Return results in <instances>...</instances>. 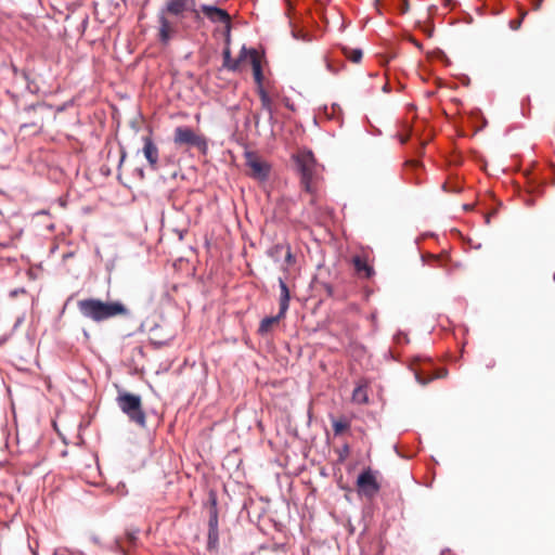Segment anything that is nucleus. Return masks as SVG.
I'll return each instance as SVG.
<instances>
[{
	"label": "nucleus",
	"mask_w": 555,
	"mask_h": 555,
	"mask_svg": "<svg viewBox=\"0 0 555 555\" xmlns=\"http://www.w3.org/2000/svg\"><path fill=\"white\" fill-rule=\"evenodd\" d=\"M195 7L196 0H166L157 12L155 26L156 39L163 47H167L179 35L186 13L198 16Z\"/></svg>",
	"instance_id": "obj_1"
},
{
	"label": "nucleus",
	"mask_w": 555,
	"mask_h": 555,
	"mask_svg": "<svg viewBox=\"0 0 555 555\" xmlns=\"http://www.w3.org/2000/svg\"><path fill=\"white\" fill-rule=\"evenodd\" d=\"M80 314L93 322L100 323L116 317L129 315V309L120 301H102L98 298L78 300Z\"/></svg>",
	"instance_id": "obj_2"
},
{
	"label": "nucleus",
	"mask_w": 555,
	"mask_h": 555,
	"mask_svg": "<svg viewBox=\"0 0 555 555\" xmlns=\"http://www.w3.org/2000/svg\"><path fill=\"white\" fill-rule=\"evenodd\" d=\"M117 404L131 422L140 427H145L146 415L143 411L140 396L130 392H121L117 397Z\"/></svg>",
	"instance_id": "obj_3"
},
{
	"label": "nucleus",
	"mask_w": 555,
	"mask_h": 555,
	"mask_svg": "<svg viewBox=\"0 0 555 555\" xmlns=\"http://www.w3.org/2000/svg\"><path fill=\"white\" fill-rule=\"evenodd\" d=\"M296 163L300 172V181L304 190L312 194L318 168L314 155L312 152L300 153L296 157Z\"/></svg>",
	"instance_id": "obj_4"
},
{
	"label": "nucleus",
	"mask_w": 555,
	"mask_h": 555,
	"mask_svg": "<svg viewBox=\"0 0 555 555\" xmlns=\"http://www.w3.org/2000/svg\"><path fill=\"white\" fill-rule=\"evenodd\" d=\"M173 143L177 146L196 147L202 153H206L208 150L206 138L184 126H180L175 129Z\"/></svg>",
	"instance_id": "obj_5"
},
{
	"label": "nucleus",
	"mask_w": 555,
	"mask_h": 555,
	"mask_svg": "<svg viewBox=\"0 0 555 555\" xmlns=\"http://www.w3.org/2000/svg\"><path fill=\"white\" fill-rule=\"evenodd\" d=\"M377 472H373L370 467L364 469L357 478V489L360 495L373 499L380 490V486L376 479Z\"/></svg>",
	"instance_id": "obj_6"
},
{
	"label": "nucleus",
	"mask_w": 555,
	"mask_h": 555,
	"mask_svg": "<svg viewBox=\"0 0 555 555\" xmlns=\"http://www.w3.org/2000/svg\"><path fill=\"white\" fill-rule=\"evenodd\" d=\"M244 156L246 166L249 168V176L260 181L267 180L270 175V165L255 152L247 151Z\"/></svg>",
	"instance_id": "obj_7"
},
{
	"label": "nucleus",
	"mask_w": 555,
	"mask_h": 555,
	"mask_svg": "<svg viewBox=\"0 0 555 555\" xmlns=\"http://www.w3.org/2000/svg\"><path fill=\"white\" fill-rule=\"evenodd\" d=\"M143 155L152 170L158 169L159 150L150 135L143 138Z\"/></svg>",
	"instance_id": "obj_8"
},
{
	"label": "nucleus",
	"mask_w": 555,
	"mask_h": 555,
	"mask_svg": "<svg viewBox=\"0 0 555 555\" xmlns=\"http://www.w3.org/2000/svg\"><path fill=\"white\" fill-rule=\"evenodd\" d=\"M202 12L212 23L224 24L228 28H230L231 17L225 10L212 5H203Z\"/></svg>",
	"instance_id": "obj_9"
},
{
	"label": "nucleus",
	"mask_w": 555,
	"mask_h": 555,
	"mask_svg": "<svg viewBox=\"0 0 555 555\" xmlns=\"http://www.w3.org/2000/svg\"><path fill=\"white\" fill-rule=\"evenodd\" d=\"M249 55L251 68H253V76L254 80L257 85V88L266 87L263 83L264 77L262 73V66H261V56L255 49H251L247 52Z\"/></svg>",
	"instance_id": "obj_10"
},
{
	"label": "nucleus",
	"mask_w": 555,
	"mask_h": 555,
	"mask_svg": "<svg viewBox=\"0 0 555 555\" xmlns=\"http://www.w3.org/2000/svg\"><path fill=\"white\" fill-rule=\"evenodd\" d=\"M257 93L260 98L261 107L268 112L270 118L273 117V102L271 94L274 93V88L270 85L267 87L257 88Z\"/></svg>",
	"instance_id": "obj_11"
},
{
	"label": "nucleus",
	"mask_w": 555,
	"mask_h": 555,
	"mask_svg": "<svg viewBox=\"0 0 555 555\" xmlns=\"http://www.w3.org/2000/svg\"><path fill=\"white\" fill-rule=\"evenodd\" d=\"M352 263L357 274L360 278L370 279L374 275L375 271L372 266H370L365 258L360 256H354L352 258Z\"/></svg>",
	"instance_id": "obj_12"
},
{
	"label": "nucleus",
	"mask_w": 555,
	"mask_h": 555,
	"mask_svg": "<svg viewBox=\"0 0 555 555\" xmlns=\"http://www.w3.org/2000/svg\"><path fill=\"white\" fill-rule=\"evenodd\" d=\"M247 50L245 48L242 49L241 54L238 59L232 60L231 57V50L229 47H227L223 50V67L231 72H236L240 68V64L242 60L247 55Z\"/></svg>",
	"instance_id": "obj_13"
},
{
	"label": "nucleus",
	"mask_w": 555,
	"mask_h": 555,
	"mask_svg": "<svg viewBox=\"0 0 555 555\" xmlns=\"http://www.w3.org/2000/svg\"><path fill=\"white\" fill-rule=\"evenodd\" d=\"M279 284H280V289H281V294H280L281 315H285L288 310V306H289V299H291L289 289L282 278L279 279Z\"/></svg>",
	"instance_id": "obj_14"
},
{
	"label": "nucleus",
	"mask_w": 555,
	"mask_h": 555,
	"mask_svg": "<svg viewBox=\"0 0 555 555\" xmlns=\"http://www.w3.org/2000/svg\"><path fill=\"white\" fill-rule=\"evenodd\" d=\"M285 315H281V310L279 311V313L274 317H268V318H264L261 322H260V325H259V328H258V333L260 335H266L268 334L269 332H271L272 327L274 325H276L281 319H283Z\"/></svg>",
	"instance_id": "obj_15"
},
{
	"label": "nucleus",
	"mask_w": 555,
	"mask_h": 555,
	"mask_svg": "<svg viewBox=\"0 0 555 555\" xmlns=\"http://www.w3.org/2000/svg\"><path fill=\"white\" fill-rule=\"evenodd\" d=\"M332 426L335 436L341 435L344 431L350 428V422L346 417L334 418L332 417Z\"/></svg>",
	"instance_id": "obj_16"
},
{
	"label": "nucleus",
	"mask_w": 555,
	"mask_h": 555,
	"mask_svg": "<svg viewBox=\"0 0 555 555\" xmlns=\"http://www.w3.org/2000/svg\"><path fill=\"white\" fill-rule=\"evenodd\" d=\"M207 550L218 552L219 550V530L208 529Z\"/></svg>",
	"instance_id": "obj_17"
},
{
	"label": "nucleus",
	"mask_w": 555,
	"mask_h": 555,
	"mask_svg": "<svg viewBox=\"0 0 555 555\" xmlns=\"http://www.w3.org/2000/svg\"><path fill=\"white\" fill-rule=\"evenodd\" d=\"M208 529L219 530L218 529V509L216 499H212L211 506L209 511V520H208Z\"/></svg>",
	"instance_id": "obj_18"
},
{
	"label": "nucleus",
	"mask_w": 555,
	"mask_h": 555,
	"mask_svg": "<svg viewBox=\"0 0 555 555\" xmlns=\"http://www.w3.org/2000/svg\"><path fill=\"white\" fill-rule=\"evenodd\" d=\"M343 53L352 63H359L363 55L362 50L348 47L343 48Z\"/></svg>",
	"instance_id": "obj_19"
},
{
	"label": "nucleus",
	"mask_w": 555,
	"mask_h": 555,
	"mask_svg": "<svg viewBox=\"0 0 555 555\" xmlns=\"http://www.w3.org/2000/svg\"><path fill=\"white\" fill-rule=\"evenodd\" d=\"M423 260L430 267H443L446 259L442 256L439 255H431L428 254L426 256H423Z\"/></svg>",
	"instance_id": "obj_20"
},
{
	"label": "nucleus",
	"mask_w": 555,
	"mask_h": 555,
	"mask_svg": "<svg viewBox=\"0 0 555 555\" xmlns=\"http://www.w3.org/2000/svg\"><path fill=\"white\" fill-rule=\"evenodd\" d=\"M284 251H285V259H284L285 266L283 267V270L288 271V268L295 264L296 257L293 254L291 245L288 243L285 244Z\"/></svg>",
	"instance_id": "obj_21"
},
{
	"label": "nucleus",
	"mask_w": 555,
	"mask_h": 555,
	"mask_svg": "<svg viewBox=\"0 0 555 555\" xmlns=\"http://www.w3.org/2000/svg\"><path fill=\"white\" fill-rule=\"evenodd\" d=\"M284 248H285V244H275L274 246H272L269 251H268V255L273 259V260H278L280 255L282 254V251H284Z\"/></svg>",
	"instance_id": "obj_22"
},
{
	"label": "nucleus",
	"mask_w": 555,
	"mask_h": 555,
	"mask_svg": "<svg viewBox=\"0 0 555 555\" xmlns=\"http://www.w3.org/2000/svg\"><path fill=\"white\" fill-rule=\"evenodd\" d=\"M527 15V11L525 10H520L519 12V17L516 18V20H512L509 22V27L513 29V30H518L521 26V23L524 21V18L526 17Z\"/></svg>",
	"instance_id": "obj_23"
},
{
	"label": "nucleus",
	"mask_w": 555,
	"mask_h": 555,
	"mask_svg": "<svg viewBox=\"0 0 555 555\" xmlns=\"http://www.w3.org/2000/svg\"><path fill=\"white\" fill-rule=\"evenodd\" d=\"M352 398L354 401H358V402H366V396L364 393V389L360 386L353 390Z\"/></svg>",
	"instance_id": "obj_24"
},
{
	"label": "nucleus",
	"mask_w": 555,
	"mask_h": 555,
	"mask_svg": "<svg viewBox=\"0 0 555 555\" xmlns=\"http://www.w3.org/2000/svg\"><path fill=\"white\" fill-rule=\"evenodd\" d=\"M447 372L444 370H442L440 373H438L435 378H438V377H443L446 376ZM416 378L418 380V383H421L422 385H426L428 382H430L431 379H434V377H430V378H423L420 374H416Z\"/></svg>",
	"instance_id": "obj_25"
},
{
	"label": "nucleus",
	"mask_w": 555,
	"mask_h": 555,
	"mask_svg": "<svg viewBox=\"0 0 555 555\" xmlns=\"http://www.w3.org/2000/svg\"><path fill=\"white\" fill-rule=\"evenodd\" d=\"M126 538H127V541L130 543V544H134L137 539H138V530H134V531H127L126 532Z\"/></svg>",
	"instance_id": "obj_26"
},
{
	"label": "nucleus",
	"mask_w": 555,
	"mask_h": 555,
	"mask_svg": "<svg viewBox=\"0 0 555 555\" xmlns=\"http://www.w3.org/2000/svg\"><path fill=\"white\" fill-rule=\"evenodd\" d=\"M399 11L401 14H405L409 11V2L408 0H402L399 7Z\"/></svg>",
	"instance_id": "obj_27"
},
{
	"label": "nucleus",
	"mask_w": 555,
	"mask_h": 555,
	"mask_svg": "<svg viewBox=\"0 0 555 555\" xmlns=\"http://www.w3.org/2000/svg\"><path fill=\"white\" fill-rule=\"evenodd\" d=\"M126 157H127V152H126V150L124 147H121L120 149V159H119V163H118V169L121 168Z\"/></svg>",
	"instance_id": "obj_28"
},
{
	"label": "nucleus",
	"mask_w": 555,
	"mask_h": 555,
	"mask_svg": "<svg viewBox=\"0 0 555 555\" xmlns=\"http://www.w3.org/2000/svg\"><path fill=\"white\" fill-rule=\"evenodd\" d=\"M542 2H543V0H535V1L533 2V4H532L533 10H535V11H537V10H540V8H541V5H542Z\"/></svg>",
	"instance_id": "obj_29"
},
{
	"label": "nucleus",
	"mask_w": 555,
	"mask_h": 555,
	"mask_svg": "<svg viewBox=\"0 0 555 555\" xmlns=\"http://www.w3.org/2000/svg\"><path fill=\"white\" fill-rule=\"evenodd\" d=\"M486 366L488 369H493L495 366V361L492 358H489L488 362L486 363Z\"/></svg>",
	"instance_id": "obj_30"
},
{
	"label": "nucleus",
	"mask_w": 555,
	"mask_h": 555,
	"mask_svg": "<svg viewBox=\"0 0 555 555\" xmlns=\"http://www.w3.org/2000/svg\"><path fill=\"white\" fill-rule=\"evenodd\" d=\"M408 140H409V134H402V135L400 137V141H401V143H402V144L406 143V142H408Z\"/></svg>",
	"instance_id": "obj_31"
},
{
	"label": "nucleus",
	"mask_w": 555,
	"mask_h": 555,
	"mask_svg": "<svg viewBox=\"0 0 555 555\" xmlns=\"http://www.w3.org/2000/svg\"><path fill=\"white\" fill-rule=\"evenodd\" d=\"M408 165H411V166H417L418 165V162L416 160H410L406 163Z\"/></svg>",
	"instance_id": "obj_32"
},
{
	"label": "nucleus",
	"mask_w": 555,
	"mask_h": 555,
	"mask_svg": "<svg viewBox=\"0 0 555 555\" xmlns=\"http://www.w3.org/2000/svg\"><path fill=\"white\" fill-rule=\"evenodd\" d=\"M343 453H345V454L349 453V447L347 444L344 447Z\"/></svg>",
	"instance_id": "obj_33"
}]
</instances>
